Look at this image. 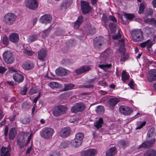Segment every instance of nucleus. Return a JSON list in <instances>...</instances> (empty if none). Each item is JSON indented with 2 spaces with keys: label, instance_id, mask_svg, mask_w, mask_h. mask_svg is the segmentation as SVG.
I'll return each instance as SVG.
<instances>
[{
  "label": "nucleus",
  "instance_id": "32",
  "mask_svg": "<svg viewBox=\"0 0 156 156\" xmlns=\"http://www.w3.org/2000/svg\"><path fill=\"white\" fill-rule=\"evenodd\" d=\"M48 85L52 88H58L60 87L61 86L60 84L56 82H50L48 83Z\"/></svg>",
  "mask_w": 156,
  "mask_h": 156
},
{
  "label": "nucleus",
  "instance_id": "31",
  "mask_svg": "<svg viewBox=\"0 0 156 156\" xmlns=\"http://www.w3.org/2000/svg\"><path fill=\"white\" fill-rule=\"evenodd\" d=\"M119 144L122 148H125L128 146L129 145V142L124 140H120L119 141Z\"/></svg>",
  "mask_w": 156,
  "mask_h": 156
},
{
  "label": "nucleus",
  "instance_id": "1",
  "mask_svg": "<svg viewBox=\"0 0 156 156\" xmlns=\"http://www.w3.org/2000/svg\"><path fill=\"white\" fill-rule=\"evenodd\" d=\"M17 18V16L14 13H8L5 15L3 21L6 25L11 26L15 23Z\"/></svg>",
  "mask_w": 156,
  "mask_h": 156
},
{
  "label": "nucleus",
  "instance_id": "20",
  "mask_svg": "<svg viewBox=\"0 0 156 156\" xmlns=\"http://www.w3.org/2000/svg\"><path fill=\"white\" fill-rule=\"evenodd\" d=\"M46 55V51L43 49H41L38 51V58L40 60L44 61Z\"/></svg>",
  "mask_w": 156,
  "mask_h": 156
},
{
  "label": "nucleus",
  "instance_id": "37",
  "mask_svg": "<svg viewBox=\"0 0 156 156\" xmlns=\"http://www.w3.org/2000/svg\"><path fill=\"white\" fill-rule=\"evenodd\" d=\"M109 26L110 29L112 33H114L115 32L116 30V26L115 23L111 22L109 24Z\"/></svg>",
  "mask_w": 156,
  "mask_h": 156
},
{
  "label": "nucleus",
  "instance_id": "24",
  "mask_svg": "<svg viewBox=\"0 0 156 156\" xmlns=\"http://www.w3.org/2000/svg\"><path fill=\"white\" fill-rule=\"evenodd\" d=\"M119 101V100L116 98H114L110 99L108 102L109 105L112 107L114 106Z\"/></svg>",
  "mask_w": 156,
  "mask_h": 156
},
{
  "label": "nucleus",
  "instance_id": "26",
  "mask_svg": "<svg viewBox=\"0 0 156 156\" xmlns=\"http://www.w3.org/2000/svg\"><path fill=\"white\" fill-rule=\"evenodd\" d=\"M82 143V141L74 139L71 142V144L74 147H78L80 146Z\"/></svg>",
  "mask_w": 156,
  "mask_h": 156
},
{
  "label": "nucleus",
  "instance_id": "3",
  "mask_svg": "<svg viewBox=\"0 0 156 156\" xmlns=\"http://www.w3.org/2000/svg\"><path fill=\"white\" fill-rule=\"evenodd\" d=\"M133 39L136 42L141 41L143 39V35L140 29H135L131 32Z\"/></svg>",
  "mask_w": 156,
  "mask_h": 156
},
{
  "label": "nucleus",
  "instance_id": "34",
  "mask_svg": "<svg viewBox=\"0 0 156 156\" xmlns=\"http://www.w3.org/2000/svg\"><path fill=\"white\" fill-rule=\"evenodd\" d=\"M129 77V75L127 74V72L125 71H123L122 74V79L123 81L128 80Z\"/></svg>",
  "mask_w": 156,
  "mask_h": 156
},
{
  "label": "nucleus",
  "instance_id": "57",
  "mask_svg": "<svg viewBox=\"0 0 156 156\" xmlns=\"http://www.w3.org/2000/svg\"><path fill=\"white\" fill-rule=\"evenodd\" d=\"M128 58V56L127 55H123L121 58V61L124 62Z\"/></svg>",
  "mask_w": 156,
  "mask_h": 156
},
{
  "label": "nucleus",
  "instance_id": "21",
  "mask_svg": "<svg viewBox=\"0 0 156 156\" xmlns=\"http://www.w3.org/2000/svg\"><path fill=\"white\" fill-rule=\"evenodd\" d=\"M144 31L148 36H153L154 34V30L153 27H146L144 29Z\"/></svg>",
  "mask_w": 156,
  "mask_h": 156
},
{
  "label": "nucleus",
  "instance_id": "60",
  "mask_svg": "<svg viewBox=\"0 0 156 156\" xmlns=\"http://www.w3.org/2000/svg\"><path fill=\"white\" fill-rule=\"evenodd\" d=\"M83 70L82 69V67L80 68L76 69L75 70V73L77 74H80L83 73Z\"/></svg>",
  "mask_w": 156,
  "mask_h": 156
},
{
  "label": "nucleus",
  "instance_id": "52",
  "mask_svg": "<svg viewBox=\"0 0 156 156\" xmlns=\"http://www.w3.org/2000/svg\"><path fill=\"white\" fill-rule=\"evenodd\" d=\"M27 87L25 85L22 90L20 91V94L22 95H25L27 91Z\"/></svg>",
  "mask_w": 156,
  "mask_h": 156
},
{
  "label": "nucleus",
  "instance_id": "39",
  "mask_svg": "<svg viewBox=\"0 0 156 156\" xmlns=\"http://www.w3.org/2000/svg\"><path fill=\"white\" fill-rule=\"evenodd\" d=\"M124 16L125 18L129 20H131L134 17V15L132 14L125 13H124Z\"/></svg>",
  "mask_w": 156,
  "mask_h": 156
},
{
  "label": "nucleus",
  "instance_id": "62",
  "mask_svg": "<svg viewBox=\"0 0 156 156\" xmlns=\"http://www.w3.org/2000/svg\"><path fill=\"white\" fill-rule=\"evenodd\" d=\"M82 68L83 70V73L87 72L91 69V67L89 66H83Z\"/></svg>",
  "mask_w": 156,
  "mask_h": 156
},
{
  "label": "nucleus",
  "instance_id": "42",
  "mask_svg": "<svg viewBox=\"0 0 156 156\" xmlns=\"http://www.w3.org/2000/svg\"><path fill=\"white\" fill-rule=\"evenodd\" d=\"M23 68L25 70H29L32 68V66L28 63H26L22 65Z\"/></svg>",
  "mask_w": 156,
  "mask_h": 156
},
{
  "label": "nucleus",
  "instance_id": "29",
  "mask_svg": "<svg viewBox=\"0 0 156 156\" xmlns=\"http://www.w3.org/2000/svg\"><path fill=\"white\" fill-rule=\"evenodd\" d=\"M103 122H104L102 118H100L96 122L94 123V126L97 129H98L102 127Z\"/></svg>",
  "mask_w": 156,
  "mask_h": 156
},
{
  "label": "nucleus",
  "instance_id": "49",
  "mask_svg": "<svg viewBox=\"0 0 156 156\" xmlns=\"http://www.w3.org/2000/svg\"><path fill=\"white\" fill-rule=\"evenodd\" d=\"M2 42L3 44L6 45H7L9 44V40L8 37L6 36H5L2 39Z\"/></svg>",
  "mask_w": 156,
  "mask_h": 156
},
{
  "label": "nucleus",
  "instance_id": "7",
  "mask_svg": "<svg viewBox=\"0 0 156 156\" xmlns=\"http://www.w3.org/2000/svg\"><path fill=\"white\" fill-rule=\"evenodd\" d=\"M25 6L30 9L35 10L37 8L38 3L37 0H28L25 2Z\"/></svg>",
  "mask_w": 156,
  "mask_h": 156
},
{
  "label": "nucleus",
  "instance_id": "63",
  "mask_svg": "<svg viewBox=\"0 0 156 156\" xmlns=\"http://www.w3.org/2000/svg\"><path fill=\"white\" fill-rule=\"evenodd\" d=\"M102 20L105 23L108 22V20L107 18V16L106 14H104L102 17Z\"/></svg>",
  "mask_w": 156,
  "mask_h": 156
},
{
  "label": "nucleus",
  "instance_id": "46",
  "mask_svg": "<svg viewBox=\"0 0 156 156\" xmlns=\"http://www.w3.org/2000/svg\"><path fill=\"white\" fill-rule=\"evenodd\" d=\"M71 111L73 113H77L78 112H80L76 104L71 107Z\"/></svg>",
  "mask_w": 156,
  "mask_h": 156
},
{
  "label": "nucleus",
  "instance_id": "14",
  "mask_svg": "<svg viewBox=\"0 0 156 156\" xmlns=\"http://www.w3.org/2000/svg\"><path fill=\"white\" fill-rule=\"evenodd\" d=\"M97 151L94 149H89L82 152L81 156H94L97 153Z\"/></svg>",
  "mask_w": 156,
  "mask_h": 156
},
{
  "label": "nucleus",
  "instance_id": "50",
  "mask_svg": "<svg viewBox=\"0 0 156 156\" xmlns=\"http://www.w3.org/2000/svg\"><path fill=\"white\" fill-rule=\"evenodd\" d=\"M62 64L65 65H69L72 63L70 61L69 59H63L62 61Z\"/></svg>",
  "mask_w": 156,
  "mask_h": 156
},
{
  "label": "nucleus",
  "instance_id": "43",
  "mask_svg": "<svg viewBox=\"0 0 156 156\" xmlns=\"http://www.w3.org/2000/svg\"><path fill=\"white\" fill-rule=\"evenodd\" d=\"M154 11L152 9L149 8L146 9L145 14L146 16H148L149 15H151L153 14Z\"/></svg>",
  "mask_w": 156,
  "mask_h": 156
},
{
  "label": "nucleus",
  "instance_id": "53",
  "mask_svg": "<svg viewBox=\"0 0 156 156\" xmlns=\"http://www.w3.org/2000/svg\"><path fill=\"white\" fill-rule=\"evenodd\" d=\"M49 156H61L59 152L56 151H53L50 153Z\"/></svg>",
  "mask_w": 156,
  "mask_h": 156
},
{
  "label": "nucleus",
  "instance_id": "44",
  "mask_svg": "<svg viewBox=\"0 0 156 156\" xmlns=\"http://www.w3.org/2000/svg\"><path fill=\"white\" fill-rule=\"evenodd\" d=\"M69 145L68 142L67 141H62L60 145V147L61 148H65L68 147Z\"/></svg>",
  "mask_w": 156,
  "mask_h": 156
},
{
  "label": "nucleus",
  "instance_id": "5",
  "mask_svg": "<svg viewBox=\"0 0 156 156\" xmlns=\"http://www.w3.org/2000/svg\"><path fill=\"white\" fill-rule=\"evenodd\" d=\"M67 108L63 105H60L57 106L53 111V114L55 116H59L65 113Z\"/></svg>",
  "mask_w": 156,
  "mask_h": 156
},
{
  "label": "nucleus",
  "instance_id": "55",
  "mask_svg": "<svg viewBox=\"0 0 156 156\" xmlns=\"http://www.w3.org/2000/svg\"><path fill=\"white\" fill-rule=\"evenodd\" d=\"M70 71L66 69L62 68V76H65L69 74Z\"/></svg>",
  "mask_w": 156,
  "mask_h": 156
},
{
  "label": "nucleus",
  "instance_id": "48",
  "mask_svg": "<svg viewBox=\"0 0 156 156\" xmlns=\"http://www.w3.org/2000/svg\"><path fill=\"white\" fill-rule=\"evenodd\" d=\"M30 106V105L27 102H25L22 105L23 108L25 109L29 108Z\"/></svg>",
  "mask_w": 156,
  "mask_h": 156
},
{
  "label": "nucleus",
  "instance_id": "15",
  "mask_svg": "<svg viewBox=\"0 0 156 156\" xmlns=\"http://www.w3.org/2000/svg\"><path fill=\"white\" fill-rule=\"evenodd\" d=\"M52 20V17L50 15H45L40 19V22L42 23L47 24L49 23Z\"/></svg>",
  "mask_w": 156,
  "mask_h": 156
},
{
  "label": "nucleus",
  "instance_id": "64",
  "mask_svg": "<svg viewBox=\"0 0 156 156\" xmlns=\"http://www.w3.org/2000/svg\"><path fill=\"white\" fill-rule=\"evenodd\" d=\"M50 29L48 28L44 31H43V33L42 34V36L43 38H44L46 37L48 35V33L47 34H46V32H47V31H50Z\"/></svg>",
  "mask_w": 156,
  "mask_h": 156
},
{
  "label": "nucleus",
  "instance_id": "45",
  "mask_svg": "<svg viewBox=\"0 0 156 156\" xmlns=\"http://www.w3.org/2000/svg\"><path fill=\"white\" fill-rule=\"evenodd\" d=\"M75 86L74 84L72 83H69L67 84H65V90H68L71 89Z\"/></svg>",
  "mask_w": 156,
  "mask_h": 156
},
{
  "label": "nucleus",
  "instance_id": "35",
  "mask_svg": "<svg viewBox=\"0 0 156 156\" xmlns=\"http://www.w3.org/2000/svg\"><path fill=\"white\" fill-rule=\"evenodd\" d=\"M84 134L81 133H76L75 135V138L79 140L82 141L83 137Z\"/></svg>",
  "mask_w": 156,
  "mask_h": 156
},
{
  "label": "nucleus",
  "instance_id": "56",
  "mask_svg": "<svg viewBox=\"0 0 156 156\" xmlns=\"http://www.w3.org/2000/svg\"><path fill=\"white\" fill-rule=\"evenodd\" d=\"M37 90L35 87H33L31 88L29 92V94L30 95H32L34 94H35L37 92Z\"/></svg>",
  "mask_w": 156,
  "mask_h": 156
},
{
  "label": "nucleus",
  "instance_id": "28",
  "mask_svg": "<svg viewBox=\"0 0 156 156\" xmlns=\"http://www.w3.org/2000/svg\"><path fill=\"white\" fill-rule=\"evenodd\" d=\"M94 43L95 48L98 49L100 48L102 44L99 38H95L94 40Z\"/></svg>",
  "mask_w": 156,
  "mask_h": 156
},
{
  "label": "nucleus",
  "instance_id": "13",
  "mask_svg": "<svg viewBox=\"0 0 156 156\" xmlns=\"http://www.w3.org/2000/svg\"><path fill=\"white\" fill-rule=\"evenodd\" d=\"M25 138L23 136H20V138L17 140V144L19 146L20 149H22L24 146L27 145L28 142L27 141L26 142Z\"/></svg>",
  "mask_w": 156,
  "mask_h": 156
},
{
  "label": "nucleus",
  "instance_id": "40",
  "mask_svg": "<svg viewBox=\"0 0 156 156\" xmlns=\"http://www.w3.org/2000/svg\"><path fill=\"white\" fill-rule=\"evenodd\" d=\"M38 37V35L35 34L29 36L28 38L29 41L32 42L36 40Z\"/></svg>",
  "mask_w": 156,
  "mask_h": 156
},
{
  "label": "nucleus",
  "instance_id": "4",
  "mask_svg": "<svg viewBox=\"0 0 156 156\" xmlns=\"http://www.w3.org/2000/svg\"><path fill=\"white\" fill-rule=\"evenodd\" d=\"M3 58L5 62L7 64H12L14 60L13 54L9 51H5L4 52Z\"/></svg>",
  "mask_w": 156,
  "mask_h": 156
},
{
  "label": "nucleus",
  "instance_id": "59",
  "mask_svg": "<svg viewBox=\"0 0 156 156\" xmlns=\"http://www.w3.org/2000/svg\"><path fill=\"white\" fill-rule=\"evenodd\" d=\"M23 52L25 54L28 55H31L33 54V52L32 51L26 49L23 50Z\"/></svg>",
  "mask_w": 156,
  "mask_h": 156
},
{
  "label": "nucleus",
  "instance_id": "9",
  "mask_svg": "<svg viewBox=\"0 0 156 156\" xmlns=\"http://www.w3.org/2000/svg\"><path fill=\"white\" fill-rule=\"evenodd\" d=\"M119 111L125 115H129L133 112V110L130 108L126 106H120L119 108Z\"/></svg>",
  "mask_w": 156,
  "mask_h": 156
},
{
  "label": "nucleus",
  "instance_id": "17",
  "mask_svg": "<svg viewBox=\"0 0 156 156\" xmlns=\"http://www.w3.org/2000/svg\"><path fill=\"white\" fill-rule=\"evenodd\" d=\"M10 148L9 147H4L2 146L1 149V156H10Z\"/></svg>",
  "mask_w": 156,
  "mask_h": 156
},
{
  "label": "nucleus",
  "instance_id": "16",
  "mask_svg": "<svg viewBox=\"0 0 156 156\" xmlns=\"http://www.w3.org/2000/svg\"><path fill=\"white\" fill-rule=\"evenodd\" d=\"M9 41L14 43H16L19 40V36L18 34L13 33L11 34L9 36Z\"/></svg>",
  "mask_w": 156,
  "mask_h": 156
},
{
  "label": "nucleus",
  "instance_id": "2",
  "mask_svg": "<svg viewBox=\"0 0 156 156\" xmlns=\"http://www.w3.org/2000/svg\"><path fill=\"white\" fill-rule=\"evenodd\" d=\"M54 133V130L53 128L45 127L41 130L40 134L42 138L46 139H49L52 137Z\"/></svg>",
  "mask_w": 156,
  "mask_h": 156
},
{
  "label": "nucleus",
  "instance_id": "19",
  "mask_svg": "<svg viewBox=\"0 0 156 156\" xmlns=\"http://www.w3.org/2000/svg\"><path fill=\"white\" fill-rule=\"evenodd\" d=\"M154 42L151 40H148L140 44V46L142 48H144L147 46V48L149 50L152 45L154 44Z\"/></svg>",
  "mask_w": 156,
  "mask_h": 156
},
{
  "label": "nucleus",
  "instance_id": "8",
  "mask_svg": "<svg viewBox=\"0 0 156 156\" xmlns=\"http://www.w3.org/2000/svg\"><path fill=\"white\" fill-rule=\"evenodd\" d=\"M112 55V51L109 49H107L100 56V58L102 61H104L108 58H111Z\"/></svg>",
  "mask_w": 156,
  "mask_h": 156
},
{
  "label": "nucleus",
  "instance_id": "33",
  "mask_svg": "<svg viewBox=\"0 0 156 156\" xmlns=\"http://www.w3.org/2000/svg\"><path fill=\"white\" fill-rule=\"evenodd\" d=\"M155 134V129L153 127L151 128L148 131L147 136L149 137H152Z\"/></svg>",
  "mask_w": 156,
  "mask_h": 156
},
{
  "label": "nucleus",
  "instance_id": "10",
  "mask_svg": "<svg viewBox=\"0 0 156 156\" xmlns=\"http://www.w3.org/2000/svg\"><path fill=\"white\" fill-rule=\"evenodd\" d=\"M82 10L84 14L88 13L91 9V6L87 2L82 1H81Z\"/></svg>",
  "mask_w": 156,
  "mask_h": 156
},
{
  "label": "nucleus",
  "instance_id": "18",
  "mask_svg": "<svg viewBox=\"0 0 156 156\" xmlns=\"http://www.w3.org/2000/svg\"><path fill=\"white\" fill-rule=\"evenodd\" d=\"M13 77L14 81L18 83L22 82L24 79L23 76L18 73H16L13 74Z\"/></svg>",
  "mask_w": 156,
  "mask_h": 156
},
{
  "label": "nucleus",
  "instance_id": "51",
  "mask_svg": "<svg viewBox=\"0 0 156 156\" xmlns=\"http://www.w3.org/2000/svg\"><path fill=\"white\" fill-rule=\"evenodd\" d=\"M55 73L58 76H62V68H58L55 70Z\"/></svg>",
  "mask_w": 156,
  "mask_h": 156
},
{
  "label": "nucleus",
  "instance_id": "23",
  "mask_svg": "<svg viewBox=\"0 0 156 156\" xmlns=\"http://www.w3.org/2000/svg\"><path fill=\"white\" fill-rule=\"evenodd\" d=\"M72 0H64L61 5L62 9H66L69 7L72 2Z\"/></svg>",
  "mask_w": 156,
  "mask_h": 156
},
{
  "label": "nucleus",
  "instance_id": "36",
  "mask_svg": "<svg viewBox=\"0 0 156 156\" xmlns=\"http://www.w3.org/2000/svg\"><path fill=\"white\" fill-rule=\"evenodd\" d=\"M145 8V4L143 3H141L139 7V9L138 11V13L139 14H141L143 13L144 9Z\"/></svg>",
  "mask_w": 156,
  "mask_h": 156
},
{
  "label": "nucleus",
  "instance_id": "47",
  "mask_svg": "<svg viewBox=\"0 0 156 156\" xmlns=\"http://www.w3.org/2000/svg\"><path fill=\"white\" fill-rule=\"evenodd\" d=\"M111 66V64L105 65L102 64L99 65L98 67L103 69L105 70L106 68H109Z\"/></svg>",
  "mask_w": 156,
  "mask_h": 156
},
{
  "label": "nucleus",
  "instance_id": "30",
  "mask_svg": "<svg viewBox=\"0 0 156 156\" xmlns=\"http://www.w3.org/2000/svg\"><path fill=\"white\" fill-rule=\"evenodd\" d=\"M76 105L80 112H82L85 109V105L82 102L76 103Z\"/></svg>",
  "mask_w": 156,
  "mask_h": 156
},
{
  "label": "nucleus",
  "instance_id": "38",
  "mask_svg": "<svg viewBox=\"0 0 156 156\" xmlns=\"http://www.w3.org/2000/svg\"><path fill=\"white\" fill-rule=\"evenodd\" d=\"M95 111L98 113L101 114L104 112V108L102 106H99L97 107Z\"/></svg>",
  "mask_w": 156,
  "mask_h": 156
},
{
  "label": "nucleus",
  "instance_id": "25",
  "mask_svg": "<svg viewBox=\"0 0 156 156\" xmlns=\"http://www.w3.org/2000/svg\"><path fill=\"white\" fill-rule=\"evenodd\" d=\"M144 156H156V151L153 149H149L144 153Z\"/></svg>",
  "mask_w": 156,
  "mask_h": 156
},
{
  "label": "nucleus",
  "instance_id": "12",
  "mask_svg": "<svg viewBox=\"0 0 156 156\" xmlns=\"http://www.w3.org/2000/svg\"><path fill=\"white\" fill-rule=\"evenodd\" d=\"M155 141V139L154 138H152L150 140L143 142L142 144L139 146L137 149H139L141 148H148L151 147Z\"/></svg>",
  "mask_w": 156,
  "mask_h": 156
},
{
  "label": "nucleus",
  "instance_id": "54",
  "mask_svg": "<svg viewBox=\"0 0 156 156\" xmlns=\"http://www.w3.org/2000/svg\"><path fill=\"white\" fill-rule=\"evenodd\" d=\"M95 28L94 27H91L89 29L88 34H93L95 33Z\"/></svg>",
  "mask_w": 156,
  "mask_h": 156
},
{
  "label": "nucleus",
  "instance_id": "11",
  "mask_svg": "<svg viewBox=\"0 0 156 156\" xmlns=\"http://www.w3.org/2000/svg\"><path fill=\"white\" fill-rule=\"evenodd\" d=\"M147 78L149 82H152L156 80V70L153 69L149 71L147 74Z\"/></svg>",
  "mask_w": 156,
  "mask_h": 156
},
{
  "label": "nucleus",
  "instance_id": "41",
  "mask_svg": "<svg viewBox=\"0 0 156 156\" xmlns=\"http://www.w3.org/2000/svg\"><path fill=\"white\" fill-rule=\"evenodd\" d=\"M30 119L28 117H24L20 119V122L23 124H27L29 123L30 122Z\"/></svg>",
  "mask_w": 156,
  "mask_h": 156
},
{
  "label": "nucleus",
  "instance_id": "58",
  "mask_svg": "<svg viewBox=\"0 0 156 156\" xmlns=\"http://www.w3.org/2000/svg\"><path fill=\"white\" fill-rule=\"evenodd\" d=\"M146 122L145 121H144L143 122H142L140 124V125L137 127L136 128V129H140L142 128L143 126H145L146 124Z\"/></svg>",
  "mask_w": 156,
  "mask_h": 156
},
{
  "label": "nucleus",
  "instance_id": "22",
  "mask_svg": "<svg viewBox=\"0 0 156 156\" xmlns=\"http://www.w3.org/2000/svg\"><path fill=\"white\" fill-rule=\"evenodd\" d=\"M116 152L115 147L110 148L106 152V156H114Z\"/></svg>",
  "mask_w": 156,
  "mask_h": 156
},
{
  "label": "nucleus",
  "instance_id": "6",
  "mask_svg": "<svg viewBox=\"0 0 156 156\" xmlns=\"http://www.w3.org/2000/svg\"><path fill=\"white\" fill-rule=\"evenodd\" d=\"M71 132V129L69 127L62 128L58 133L59 136L62 138L68 136Z\"/></svg>",
  "mask_w": 156,
  "mask_h": 156
},
{
  "label": "nucleus",
  "instance_id": "27",
  "mask_svg": "<svg viewBox=\"0 0 156 156\" xmlns=\"http://www.w3.org/2000/svg\"><path fill=\"white\" fill-rule=\"evenodd\" d=\"M16 135V132L14 128H11L9 130V136L11 140L13 139Z\"/></svg>",
  "mask_w": 156,
  "mask_h": 156
},
{
  "label": "nucleus",
  "instance_id": "61",
  "mask_svg": "<svg viewBox=\"0 0 156 156\" xmlns=\"http://www.w3.org/2000/svg\"><path fill=\"white\" fill-rule=\"evenodd\" d=\"M82 68L83 70V73L87 72L91 69V67L89 66H83Z\"/></svg>",
  "mask_w": 156,
  "mask_h": 156
}]
</instances>
